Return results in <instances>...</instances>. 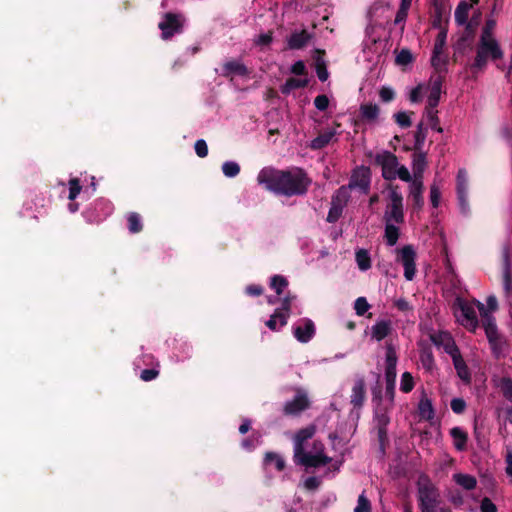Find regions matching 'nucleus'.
Returning a JSON list of instances; mask_svg holds the SVG:
<instances>
[{
    "instance_id": "obj_16",
    "label": "nucleus",
    "mask_w": 512,
    "mask_h": 512,
    "mask_svg": "<svg viewBox=\"0 0 512 512\" xmlns=\"http://www.w3.org/2000/svg\"><path fill=\"white\" fill-rule=\"evenodd\" d=\"M467 187V172L464 169H460L457 174V195L461 212L464 214L469 211Z\"/></svg>"
},
{
    "instance_id": "obj_6",
    "label": "nucleus",
    "mask_w": 512,
    "mask_h": 512,
    "mask_svg": "<svg viewBox=\"0 0 512 512\" xmlns=\"http://www.w3.org/2000/svg\"><path fill=\"white\" fill-rule=\"evenodd\" d=\"M297 463L305 467H320L331 461V458L324 454V445L320 441H315L311 451H304L303 455L296 458Z\"/></svg>"
},
{
    "instance_id": "obj_5",
    "label": "nucleus",
    "mask_w": 512,
    "mask_h": 512,
    "mask_svg": "<svg viewBox=\"0 0 512 512\" xmlns=\"http://www.w3.org/2000/svg\"><path fill=\"white\" fill-rule=\"evenodd\" d=\"M421 512H435L438 505V491L427 476H420L417 482Z\"/></svg>"
},
{
    "instance_id": "obj_46",
    "label": "nucleus",
    "mask_w": 512,
    "mask_h": 512,
    "mask_svg": "<svg viewBox=\"0 0 512 512\" xmlns=\"http://www.w3.org/2000/svg\"><path fill=\"white\" fill-rule=\"evenodd\" d=\"M411 114L412 113H408L406 111H400L394 115V119L400 127L407 128V127H410L412 124V121L410 118Z\"/></svg>"
},
{
    "instance_id": "obj_33",
    "label": "nucleus",
    "mask_w": 512,
    "mask_h": 512,
    "mask_svg": "<svg viewBox=\"0 0 512 512\" xmlns=\"http://www.w3.org/2000/svg\"><path fill=\"white\" fill-rule=\"evenodd\" d=\"M379 112L380 109L376 104L366 103L360 106L361 117L369 122L375 121L379 116Z\"/></svg>"
},
{
    "instance_id": "obj_30",
    "label": "nucleus",
    "mask_w": 512,
    "mask_h": 512,
    "mask_svg": "<svg viewBox=\"0 0 512 512\" xmlns=\"http://www.w3.org/2000/svg\"><path fill=\"white\" fill-rule=\"evenodd\" d=\"M450 435L453 438V443L458 451H463L467 444V433L460 427H454L450 431Z\"/></svg>"
},
{
    "instance_id": "obj_58",
    "label": "nucleus",
    "mask_w": 512,
    "mask_h": 512,
    "mask_svg": "<svg viewBox=\"0 0 512 512\" xmlns=\"http://www.w3.org/2000/svg\"><path fill=\"white\" fill-rule=\"evenodd\" d=\"M397 366H385V380L386 383L393 384L396 382Z\"/></svg>"
},
{
    "instance_id": "obj_49",
    "label": "nucleus",
    "mask_w": 512,
    "mask_h": 512,
    "mask_svg": "<svg viewBox=\"0 0 512 512\" xmlns=\"http://www.w3.org/2000/svg\"><path fill=\"white\" fill-rule=\"evenodd\" d=\"M446 37L447 34L445 31H441L435 40L433 52L436 54H443L444 53V47L446 44Z\"/></svg>"
},
{
    "instance_id": "obj_19",
    "label": "nucleus",
    "mask_w": 512,
    "mask_h": 512,
    "mask_svg": "<svg viewBox=\"0 0 512 512\" xmlns=\"http://www.w3.org/2000/svg\"><path fill=\"white\" fill-rule=\"evenodd\" d=\"M316 432V428L314 425H310L308 427H305L301 430H299L295 436H294V457L295 459L299 455H303V452L305 451L304 443L311 439Z\"/></svg>"
},
{
    "instance_id": "obj_56",
    "label": "nucleus",
    "mask_w": 512,
    "mask_h": 512,
    "mask_svg": "<svg viewBox=\"0 0 512 512\" xmlns=\"http://www.w3.org/2000/svg\"><path fill=\"white\" fill-rule=\"evenodd\" d=\"M441 192L439 187L436 184L431 185L430 187V201L433 207H438L440 203Z\"/></svg>"
},
{
    "instance_id": "obj_4",
    "label": "nucleus",
    "mask_w": 512,
    "mask_h": 512,
    "mask_svg": "<svg viewBox=\"0 0 512 512\" xmlns=\"http://www.w3.org/2000/svg\"><path fill=\"white\" fill-rule=\"evenodd\" d=\"M388 193V204L384 212V222L404 223L403 196L399 186L389 184L386 187Z\"/></svg>"
},
{
    "instance_id": "obj_62",
    "label": "nucleus",
    "mask_w": 512,
    "mask_h": 512,
    "mask_svg": "<svg viewBox=\"0 0 512 512\" xmlns=\"http://www.w3.org/2000/svg\"><path fill=\"white\" fill-rule=\"evenodd\" d=\"M159 372L155 369H144L140 374L143 381H151L158 376Z\"/></svg>"
},
{
    "instance_id": "obj_32",
    "label": "nucleus",
    "mask_w": 512,
    "mask_h": 512,
    "mask_svg": "<svg viewBox=\"0 0 512 512\" xmlns=\"http://www.w3.org/2000/svg\"><path fill=\"white\" fill-rule=\"evenodd\" d=\"M453 480L465 490H473L477 485L476 478L469 474L455 473Z\"/></svg>"
},
{
    "instance_id": "obj_54",
    "label": "nucleus",
    "mask_w": 512,
    "mask_h": 512,
    "mask_svg": "<svg viewBox=\"0 0 512 512\" xmlns=\"http://www.w3.org/2000/svg\"><path fill=\"white\" fill-rule=\"evenodd\" d=\"M451 409L456 414H461L466 409V402L463 398H453L451 400Z\"/></svg>"
},
{
    "instance_id": "obj_41",
    "label": "nucleus",
    "mask_w": 512,
    "mask_h": 512,
    "mask_svg": "<svg viewBox=\"0 0 512 512\" xmlns=\"http://www.w3.org/2000/svg\"><path fill=\"white\" fill-rule=\"evenodd\" d=\"M437 113L438 111L435 108H426L425 111L430 127L433 130L442 133L443 129L439 126V118L437 116Z\"/></svg>"
},
{
    "instance_id": "obj_13",
    "label": "nucleus",
    "mask_w": 512,
    "mask_h": 512,
    "mask_svg": "<svg viewBox=\"0 0 512 512\" xmlns=\"http://www.w3.org/2000/svg\"><path fill=\"white\" fill-rule=\"evenodd\" d=\"M184 18L180 14L166 13L163 20L159 23V29L162 32V38L167 40L174 34L181 32Z\"/></svg>"
},
{
    "instance_id": "obj_36",
    "label": "nucleus",
    "mask_w": 512,
    "mask_h": 512,
    "mask_svg": "<svg viewBox=\"0 0 512 512\" xmlns=\"http://www.w3.org/2000/svg\"><path fill=\"white\" fill-rule=\"evenodd\" d=\"M420 363L427 372H432L434 370L435 361L430 349H423L420 352Z\"/></svg>"
},
{
    "instance_id": "obj_38",
    "label": "nucleus",
    "mask_w": 512,
    "mask_h": 512,
    "mask_svg": "<svg viewBox=\"0 0 512 512\" xmlns=\"http://www.w3.org/2000/svg\"><path fill=\"white\" fill-rule=\"evenodd\" d=\"M398 357L396 348L391 342L385 345V366H397Z\"/></svg>"
},
{
    "instance_id": "obj_60",
    "label": "nucleus",
    "mask_w": 512,
    "mask_h": 512,
    "mask_svg": "<svg viewBox=\"0 0 512 512\" xmlns=\"http://www.w3.org/2000/svg\"><path fill=\"white\" fill-rule=\"evenodd\" d=\"M431 64L436 69H442L445 66V57L443 54H436L433 52L431 57Z\"/></svg>"
},
{
    "instance_id": "obj_24",
    "label": "nucleus",
    "mask_w": 512,
    "mask_h": 512,
    "mask_svg": "<svg viewBox=\"0 0 512 512\" xmlns=\"http://www.w3.org/2000/svg\"><path fill=\"white\" fill-rule=\"evenodd\" d=\"M400 225L397 222H385L384 239L388 246L397 244L400 236Z\"/></svg>"
},
{
    "instance_id": "obj_29",
    "label": "nucleus",
    "mask_w": 512,
    "mask_h": 512,
    "mask_svg": "<svg viewBox=\"0 0 512 512\" xmlns=\"http://www.w3.org/2000/svg\"><path fill=\"white\" fill-rule=\"evenodd\" d=\"M355 261L360 271H367L372 266L370 253L368 250L360 248L355 252Z\"/></svg>"
},
{
    "instance_id": "obj_45",
    "label": "nucleus",
    "mask_w": 512,
    "mask_h": 512,
    "mask_svg": "<svg viewBox=\"0 0 512 512\" xmlns=\"http://www.w3.org/2000/svg\"><path fill=\"white\" fill-rule=\"evenodd\" d=\"M370 307L371 306L365 297H358L354 302V309L358 316H363Z\"/></svg>"
},
{
    "instance_id": "obj_20",
    "label": "nucleus",
    "mask_w": 512,
    "mask_h": 512,
    "mask_svg": "<svg viewBox=\"0 0 512 512\" xmlns=\"http://www.w3.org/2000/svg\"><path fill=\"white\" fill-rule=\"evenodd\" d=\"M477 308L481 316L484 318L483 326L488 341H494V337L498 336L497 326L494 318L488 314L487 309L483 303L478 301Z\"/></svg>"
},
{
    "instance_id": "obj_18",
    "label": "nucleus",
    "mask_w": 512,
    "mask_h": 512,
    "mask_svg": "<svg viewBox=\"0 0 512 512\" xmlns=\"http://www.w3.org/2000/svg\"><path fill=\"white\" fill-rule=\"evenodd\" d=\"M409 183V197L413 200V203L416 208H421L424 204L423 199V179L420 176L412 177L410 175V181H406Z\"/></svg>"
},
{
    "instance_id": "obj_34",
    "label": "nucleus",
    "mask_w": 512,
    "mask_h": 512,
    "mask_svg": "<svg viewBox=\"0 0 512 512\" xmlns=\"http://www.w3.org/2000/svg\"><path fill=\"white\" fill-rule=\"evenodd\" d=\"M470 9H471V5L468 4L467 2L462 1L459 3V5L455 9V13H454L455 21L457 24H459V25L466 24V22L468 20Z\"/></svg>"
},
{
    "instance_id": "obj_42",
    "label": "nucleus",
    "mask_w": 512,
    "mask_h": 512,
    "mask_svg": "<svg viewBox=\"0 0 512 512\" xmlns=\"http://www.w3.org/2000/svg\"><path fill=\"white\" fill-rule=\"evenodd\" d=\"M270 286L277 295H281L288 286V282L283 276L275 275L271 278Z\"/></svg>"
},
{
    "instance_id": "obj_40",
    "label": "nucleus",
    "mask_w": 512,
    "mask_h": 512,
    "mask_svg": "<svg viewBox=\"0 0 512 512\" xmlns=\"http://www.w3.org/2000/svg\"><path fill=\"white\" fill-rule=\"evenodd\" d=\"M415 382L410 372H404L400 379V390L404 393H409L414 389Z\"/></svg>"
},
{
    "instance_id": "obj_28",
    "label": "nucleus",
    "mask_w": 512,
    "mask_h": 512,
    "mask_svg": "<svg viewBox=\"0 0 512 512\" xmlns=\"http://www.w3.org/2000/svg\"><path fill=\"white\" fill-rule=\"evenodd\" d=\"M412 0H401L399 9L396 13L394 24L399 25L401 31L404 30L405 22L408 16V11L411 7Z\"/></svg>"
},
{
    "instance_id": "obj_64",
    "label": "nucleus",
    "mask_w": 512,
    "mask_h": 512,
    "mask_svg": "<svg viewBox=\"0 0 512 512\" xmlns=\"http://www.w3.org/2000/svg\"><path fill=\"white\" fill-rule=\"evenodd\" d=\"M394 305L400 310V311H403V312H406V311H411L412 310V307L411 305L408 303V301L404 298H399V299H396L394 301Z\"/></svg>"
},
{
    "instance_id": "obj_21",
    "label": "nucleus",
    "mask_w": 512,
    "mask_h": 512,
    "mask_svg": "<svg viewBox=\"0 0 512 512\" xmlns=\"http://www.w3.org/2000/svg\"><path fill=\"white\" fill-rule=\"evenodd\" d=\"M392 329V322L390 320H377L370 328L371 339L380 342L392 332Z\"/></svg>"
},
{
    "instance_id": "obj_57",
    "label": "nucleus",
    "mask_w": 512,
    "mask_h": 512,
    "mask_svg": "<svg viewBox=\"0 0 512 512\" xmlns=\"http://www.w3.org/2000/svg\"><path fill=\"white\" fill-rule=\"evenodd\" d=\"M194 147H195V152L199 157L204 158L207 156L208 146H207V143L205 140H203V139L197 140Z\"/></svg>"
},
{
    "instance_id": "obj_10",
    "label": "nucleus",
    "mask_w": 512,
    "mask_h": 512,
    "mask_svg": "<svg viewBox=\"0 0 512 512\" xmlns=\"http://www.w3.org/2000/svg\"><path fill=\"white\" fill-rule=\"evenodd\" d=\"M456 306L457 321L468 330L475 331L478 327V319L473 306L462 299H457Z\"/></svg>"
},
{
    "instance_id": "obj_22",
    "label": "nucleus",
    "mask_w": 512,
    "mask_h": 512,
    "mask_svg": "<svg viewBox=\"0 0 512 512\" xmlns=\"http://www.w3.org/2000/svg\"><path fill=\"white\" fill-rule=\"evenodd\" d=\"M365 401V380L363 377H357L352 386L350 402L354 408L360 409Z\"/></svg>"
},
{
    "instance_id": "obj_59",
    "label": "nucleus",
    "mask_w": 512,
    "mask_h": 512,
    "mask_svg": "<svg viewBox=\"0 0 512 512\" xmlns=\"http://www.w3.org/2000/svg\"><path fill=\"white\" fill-rule=\"evenodd\" d=\"M314 105L318 110L324 111L329 106V99L326 95H318L314 100Z\"/></svg>"
},
{
    "instance_id": "obj_53",
    "label": "nucleus",
    "mask_w": 512,
    "mask_h": 512,
    "mask_svg": "<svg viewBox=\"0 0 512 512\" xmlns=\"http://www.w3.org/2000/svg\"><path fill=\"white\" fill-rule=\"evenodd\" d=\"M501 390L503 392L504 397L512 402V380L509 378H504L501 381Z\"/></svg>"
},
{
    "instance_id": "obj_61",
    "label": "nucleus",
    "mask_w": 512,
    "mask_h": 512,
    "mask_svg": "<svg viewBox=\"0 0 512 512\" xmlns=\"http://www.w3.org/2000/svg\"><path fill=\"white\" fill-rule=\"evenodd\" d=\"M481 512H497L496 505L487 497L481 501L480 505Z\"/></svg>"
},
{
    "instance_id": "obj_39",
    "label": "nucleus",
    "mask_w": 512,
    "mask_h": 512,
    "mask_svg": "<svg viewBox=\"0 0 512 512\" xmlns=\"http://www.w3.org/2000/svg\"><path fill=\"white\" fill-rule=\"evenodd\" d=\"M426 164H427V162H426L425 154L420 153V154L415 155L413 158V168H414V176L413 177L420 176L422 179L423 178L422 174L425 170Z\"/></svg>"
},
{
    "instance_id": "obj_7",
    "label": "nucleus",
    "mask_w": 512,
    "mask_h": 512,
    "mask_svg": "<svg viewBox=\"0 0 512 512\" xmlns=\"http://www.w3.org/2000/svg\"><path fill=\"white\" fill-rule=\"evenodd\" d=\"M293 399L288 400L283 405V412L287 416H297L309 408L310 399L305 389L297 387Z\"/></svg>"
},
{
    "instance_id": "obj_52",
    "label": "nucleus",
    "mask_w": 512,
    "mask_h": 512,
    "mask_svg": "<svg viewBox=\"0 0 512 512\" xmlns=\"http://www.w3.org/2000/svg\"><path fill=\"white\" fill-rule=\"evenodd\" d=\"M81 192V185L79 183V180L76 178H73L69 181V196L68 198L70 200L76 199V197Z\"/></svg>"
},
{
    "instance_id": "obj_48",
    "label": "nucleus",
    "mask_w": 512,
    "mask_h": 512,
    "mask_svg": "<svg viewBox=\"0 0 512 512\" xmlns=\"http://www.w3.org/2000/svg\"><path fill=\"white\" fill-rule=\"evenodd\" d=\"M266 462L268 464H271V465H274V467L278 470V471H281L284 469L285 467V462L284 460L277 454L275 453H268L266 455Z\"/></svg>"
},
{
    "instance_id": "obj_12",
    "label": "nucleus",
    "mask_w": 512,
    "mask_h": 512,
    "mask_svg": "<svg viewBox=\"0 0 512 512\" xmlns=\"http://www.w3.org/2000/svg\"><path fill=\"white\" fill-rule=\"evenodd\" d=\"M370 184L371 170L370 168L362 165L353 170L349 184L344 185L343 187H349V191L351 189H358L362 193L367 194L370 189Z\"/></svg>"
},
{
    "instance_id": "obj_15",
    "label": "nucleus",
    "mask_w": 512,
    "mask_h": 512,
    "mask_svg": "<svg viewBox=\"0 0 512 512\" xmlns=\"http://www.w3.org/2000/svg\"><path fill=\"white\" fill-rule=\"evenodd\" d=\"M442 93V79L440 76L431 77L429 83L425 85V94L427 95V107L436 108Z\"/></svg>"
},
{
    "instance_id": "obj_47",
    "label": "nucleus",
    "mask_w": 512,
    "mask_h": 512,
    "mask_svg": "<svg viewBox=\"0 0 512 512\" xmlns=\"http://www.w3.org/2000/svg\"><path fill=\"white\" fill-rule=\"evenodd\" d=\"M354 512H371V504L368 498L365 496V492L359 495Z\"/></svg>"
},
{
    "instance_id": "obj_9",
    "label": "nucleus",
    "mask_w": 512,
    "mask_h": 512,
    "mask_svg": "<svg viewBox=\"0 0 512 512\" xmlns=\"http://www.w3.org/2000/svg\"><path fill=\"white\" fill-rule=\"evenodd\" d=\"M294 299L295 296L284 297L281 308L276 309L266 321L265 324L271 331H279L287 324L290 316L291 303Z\"/></svg>"
},
{
    "instance_id": "obj_1",
    "label": "nucleus",
    "mask_w": 512,
    "mask_h": 512,
    "mask_svg": "<svg viewBox=\"0 0 512 512\" xmlns=\"http://www.w3.org/2000/svg\"><path fill=\"white\" fill-rule=\"evenodd\" d=\"M257 182L276 194L293 196L306 193L311 180L301 168L277 170L265 167L258 173Z\"/></svg>"
},
{
    "instance_id": "obj_63",
    "label": "nucleus",
    "mask_w": 512,
    "mask_h": 512,
    "mask_svg": "<svg viewBox=\"0 0 512 512\" xmlns=\"http://www.w3.org/2000/svg\"><path fill=\"white\" fill-rule=\"evenodd\" d=\"M320 486V479L317 477H308L304 481V487L307 490H315Z\"/></svg>"
},
{
    "instance_id": "obj_25",
    "label": "nucleus",
    "mask_w": 512,
    "mask_h": 512,
    "mask_svg": "<svg viewBox=\"0 0 512 512\" xmlns=\"http://www.w3.org/2000/svg\"><path fill=\"white\" fill-rule=\"evenodd\" d=\"M451 358L458 377L465 383H469L471 380V374L461 353L459 352L458 354L453 355Z\"/></svg>"
},
{
    "instance_id": "obj_11",
    "label": "nucleus",
    "mask_w": 512,
    "mask_h": 512,
    "mask_svg": "<svg viewBox=\"0 0 512 512\" xmlns=\"http://www.w3.org/2000/svg\"><path fill=\"white\" fill-rule=\"evenodd\" d=\"M350 199L349 187H340L332 196L331 206L328 211L327 221L336 222L342 215L343 209L346 207Z\"/></svg>"
},
{
    "instance_id": "obj_44",
    "label": "nucleus",
    "mask_w": 512,
    "mask_h": 512,
    "mask_svg": "<svg viewBox=\"0 0 512 512\" xmlns=\"http://www.w3.org/2000/svg\"><path fill=\"white\" fill-rule=\"evenodd\" d=\"M128 221V228L131 233H137L140 232L142 229V222L139 214L137 213H130L127 217Z\"/></svg>"
},
{
    "instance_id": "obj_43",
    "label": "nucleus",
    "mask_w": 512,
    "mask_h": 512,
    "mask_svg": "<svg viewBox=\"0 0 512 512\" xmlns=\"http://www.w3.org/2000/svg\"><path fill=\"white\" fill-rule=\"evenodd\" d=\"M222 172L228 178L236 177L240 172V166L234 161H226L222 165Z\"/></svg>"
},
{
    "instance_id": "obj_17",
    "label": "nucleus",
    "mask_w": 512,
    "mask_h": 512,
    "mask_svg": "<svg viewBox=\"0 0 512 512\" xmlns=\"http://www.w3.org/2000/svg\"><path fill=\"white\" fill-rule=\"evenodd\" d=\"M432 341L436 346H442L444 351L453 357L460 352L451 334L448 332H438L432 336Z\"/></svg>"
},
{
    "instance_id": "obj_27",
    "label": "nucleus",
    "mask_w": 512,
    "mask_h": 512,
    "mask_svg": "<svg viewBox=\"0 0 512 512\" xmlns=\"http://www.w3.org/2000/svg\"><path fill=\"white\" fill-rule=\"evenodd\" d=\"M335 135L336 130L334 129H328L322 132L310 142V148L313 150L324 148L334 139Z\"/></svg>"
},
{
    "instance_id": "obj_14",
    "label": "nucleus",
    "mask_w": 512,
    "mask_h": 512,
    "mask_svg": "<svg viewBox=\"0 0 512 512\" xmlns=\"http://www.w3.org/2000/svg\"><path fill=\"white\" fill-rule=\"evenodd\" d=\"M292 329L294 337L301 343L309 342L315 334V325L308 318L298 320Z\"/></svg>"
},
{
    "instance_id": "obj_51",
    "label": "nucleus",
    "mask_w": 512,
    "mask_h": 512,
    "mask_svg": "<svg viewBox=\"0 0 512 512\" xmlns=\"http://www.w3.org/2000/svg\"><path fill=\"white\" fill-rule=\"evenodd\" d=\"M425 94V85H418L410 92L409 99L412 103H418L422 100Z\"/></svg>"
},
{
    "instance_id": "obj_23",
    "label": "nucleus",
    "mask_w": 512,
    "mask_h": 512,
    "mask_svg": "<svg viewBox=\"0 0 512 512\" xmlns=\"http://www.w3.org/2000/svg\"><path fill=\"white\" fill-rule=\"evenodd\" d=\"M418 414L421 419L431 421L435 416L434 407L431 399L425 393L422 394L418 403Z\"/></svg>"
},
{
    "instance_id": "obj_50",
    "label": "nucleus",
    "mask_w": 512,
    "mask_h": 512,
    "mask_svg": "<svg viewBox=\"0 0 512 512\" xmlns=\"http://www.w3.org/2000/svg\"><path fill=\"white\" fill-rule=\"evenodd\" d=\"M494 341H489L491 349L496 357H500V355L504 352L505 343L498 336L494 337Z\"/></svg>"
},
{
    "instance_id": "obj_35",
    "label": "nucleus",
    "mask_w": 512,
    "mask_h": 512,
    "mask_svg": "<svg viewBox=\"0 0 512 512\" xmlns=\"http://www.w3.org/2000/svg\"><path fill=\"white\" fill-rule=\"evenodd\" d=\"M504 258V271H503V288L506 292V294H510L512 289V280H511V274H510V262H509V255L508 251L505 250L503 254Z\"/></svg>"
},
{
    "instance_id": "obj_31",
    "label": "nucleus",
    "mask_w": 512,
    "mask_h": 512,
    "mask_svg": "<svg viewBox=\"0 0 512 512\" xmlns=\"http://www.w3.org/2000/svg\"><path fill=\"white\" fill-rule=\"evenodd\" d=\"M309 38L310 36L305 30L295 32L288 39V46L291 49H300L307 44Z\"/></svg>"
},
{
    "instance_id": "obj_2",
    "label": "nucleus",
    "mask_w": 512,
    "mask_h": 512,
    "mask_svg": "<svg viewBox=\"0 0 512 512\" xmlns=\"http://www.w3.org/2000/svg\"><path fill=\"white\" fill-rule=\"evenodd\" d=\"M375 163L381 167L382 177L391 181L399 178L402 181H410V172L407 167L401 165L395 154L389 151L377 153Z\"/></svg>"
},
{
    "instance_id": "obj_55",
    "label": "nucleus",
    "mask_w": 512,
    "mask_h": 512,
    "mask_svg": "<svg viewBox=\"0 0 512 512\" xmlns=\"http://www.w3.org/2000/svg\"><path fill=\"white\" fill-rule=\"evenodd\" d=\"M379 96L383 102H390L394 99L395 92L391 87L383 86L379 91Z\"/></svg>"
},
{
    "instance_id": "obj_3",
    "label": "nucleus",
    "mask_w": 512,
    "mask_h": 512,
    "mask_svg": "<svg viewBox=\"0 0 512 512\" xmlns=\"http://www.w3.org/2000/svg\"><path fill=\"white\" fill-rule=\"evenodd\" d=\"M502 56L503 52L494 35H490L488 31L482 32L474 66L481 69L486 65L488 58L497 60L502 58Z\"/></svg>"
},
{
    "instance_id": "obj_37",
    "label": "nucleus",
    "mask_w": 512,
    "mask_h": 512,
    "mask_svg": "<svg viewBox=\"0 0 512 512\" xmlns=\"http://www.w3.org/2000/svg\"><path fill=\"white\" fill-rule=\"evenodd\" d=\"M307 85V80L289 78L281 87L283 94H289L292 90L304 87Z\"/></svg>"
},
{
    "instance_id": "obj_26",
    "label": "nucleus",
    "mask_w": 512,
    "mask_h": 512,
    "mask_svg": "<svg viewBox=\"0 0 512 512\" xmlns=\"http://www.w3.org/2000/svg\"><path fill=\"white\" fill-rule=\"evenodd\" d=\"M222 74L224 76H245L248 74V70L246 66L240 61H228L223 64Z\"/></svg>"
},
{
    "instance_id": "obj_8",
    "label": "nucleus",
    "mask_w": 512,
    "mask_h": 512,
    "mask_svg": "<svg viewBox=\"0 0 512 512\" xmlns=\"http://www.w3.org/2000/svg\"><path fill=\"white\" fill-rule=\"evenodd\" d=\"M397 261L404 268V277L407 281H412L416 275V251L412 245H405L396 249Z\"/></svg>"
}]
</instances>
